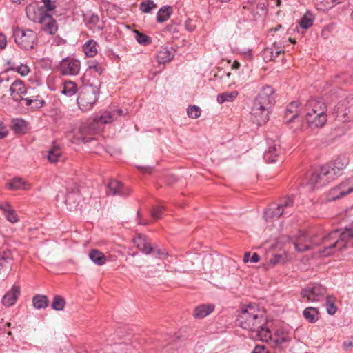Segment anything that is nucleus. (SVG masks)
Here are the masks:
<instances>
[{"mask_svg":"<svg viewBox=\"0 0 353 353\" xmlns=\"http://www.w3.org/2000/svg\"><path fill=\"white\" fill-rule=\"evenodd\" d=\"M47 157L48 161L52 163L59 161L63 162L66 159L59 147H53L52 149L49 150Z\"/></svg>","mask_w":353,"mask_h":353,"instance_id":"obj_23","label":"nucleus"},{"mask_svg":"<svg viewBox=\"0 0 353 353\" xmlns=\"http://www.w3.org/2000/svg\"><path fill=\"white\" fill-rule=\"evenodd\" d=\"M337 117L344 121H353V97L340 101L336 109Z\"/></svg>","mask_w":353,"mask_h":353,"instance_id":"obj_11","label":"nucleus"},{"mask_svg":"<svg viewBox=\"0 0 353 353\" xmlns=\"http://www.w3.org/2000/svg\"><path fill=\"white\" fill-rule=\"evenodd\" d=\"M326 310L330 315H334L337 310V307L334 302V299L331 296L326 298Z\"/></svg>","mask_w":353,"mask_h":353,"instance_id":"obj_46","label":"nucleus"},{"mask_svg":"<svg viewBox=\"0 0 353 353\" xmlns=\"http://www.w3.org/2000/svg\"><path fill=\"white\" fill-rule=\"evenodd\" d=\"M266 148L264 150L263 159L266 163L276 162L282 153L280 140L277 137L266 138Z\"/></svg>","mask_w":353,"mask_h":353,"instance_id":"obj_8","label":"nucleus"},{"mask_svg":"<svg viewBox=\"0 0 353 353\" xmlns=\"http://www.w3.org/2000/svg\"><path fill=\"white\" fill-rule=\"evenodd\" d=\"M77 88L75 83L71 81H65L61 92L67 97H72L77 93Z\"/></svg>","mask_w":353,"mask_h":353,"instance_id":"obj_35","label":"nucleus"},{"mask_svg":"<svg viewBox=\"0 0 353 353\" xmlns=\"http://www.w3.org/2000/svg\"><path fill=\"white\" fill-rule=\"evenodd\" d=\"M348 164V159L345 157H339L334 161L323 166V171L328 175L330 181L342 174L343 169Z\"/></svg>","mask_w":353,"mask_h":353,"instance_id":"obj_9","label":"nucleus"},{"mask_svg":"<svg viewBox=\"0 0 353 353\" xmlns=\"http://www.w3.org/2000/svg\"><path fill=\"white\" fill-rule=\"evenodd\" d=\"M40 23L44 25V31L50 34H54L57 31L58 27L55 19L47 13L40 17Z\"/></svg>","mask_w":353,"mask_h":353,"instance_id":"obj_20","label":"nucleus"},{"mask_svg":"<svg viewBox=\"0 0 353 353\" xmlns=\"http://www.w3.org/2000/svg\"><path fill=\"white\" fill-rule=\"evenodd\" d=\"M99 88L92 85H84L81 88L77 103L79 108L83 112L90 110L98 99Z\"/></svg>","mask_w":353,"mask_h":353,"instance_id":"obj_4","label":"nucleus"},{"mask_svg":"<svg viewBox=\"0 0 353 353\" xmlns=\"http://www.w3.org/2000/svg\"><path fill=\"white\" fill-rule=\"evenodd\" d=\"M314 16L312 13L310 11L306 12V13L301 17L299 25L303 29H308L312 27L314 23Z\"/></svg>","mask_w":353,"mask_h":353,"instance_id":"obj_38","label":"nucleus"},{"mask_svg":"<svg viewBox=\"0 0 353 353\" xmlns=\"http://www.w3.org/2000/svg\"><path fill=\"white\" fill-rule=\"evenodd\" d=\"M319 109H321L323 112H326L327 106L325 103L321 99H312L307 101L305 107V113L315 114L316 112L319 113Z\"/></svg>","mask_w":353,"mask_h":353,"instance_id":"obj_18","label":"nucleus"},{"mask_svg":"<svg viewBox=\"0 0 353 353\" xmlns=\"http://www.w3.org/2000/svg\"><path fill=\"white\" fill-rule=\"evenodd\" d=\"M326 288L321 284L307 285L301 292V296L306 298L307 301H317L326 293Z\"/></svg>","mask_w":353,"mask_h":353,"instance_id":"obj_10","label":"nucleus"},{"mask_svg":"<svg viewBox=\"0 0 353 353\" xmlns=\"http://www.w3.org/2000/svg\"><path fill=\"white\" fill-rule=\"evenodd\" d=\"M43 2L44 3V8L48 11L53 10L55 8V6L51 2V0H44Z\"/></svg>","mask_w":353,"mask_h":353,"instance_id":"obj_57","label":"nucleus"},{"mask_svg":"<svg viewBox=\"0 0 353 353\" xmlns=\"http://www.w3.org/2000/svg\"><path fill=\"white\" fill-rule=\"evenodd\" d=\"M152 252L154 253L156 257L161 259H164L168 256V253L161 249L156 250L154 248V250L152 251Z\"/></svg>","mask_w":353,"mask_h":353,"instance_id":"obj_55","label":"nucleus"},{"mask_svg":"<svg viewBox=\"0 0 353 353\" xmlns=\"http://www.w3.org/2000/svg\"><path fill=\"white\" fill-rule=\"evenodd\" d=\"M299 105L298 101H292L287 106L284 114L285 123H290L296 121L301 122Z\"/></svg>","mask_w":353,"mask_h":353,"instance_id":"obj_16","label":"nucleus"},{"mask_svg":"<svg viewBox=\"0 0 353 353\" xmlns=\"http://www.w3.org/2000/svg\"><path fill=\"white\" fill-rule=\"evenodd\" d=\"M187 113L190 117L196 119L200 117L201 109L198 106L194 105L188 109Z\"/></svg>","mask_w":353,"mask_h":353,"instance_id":"obj_50","label":"nucleus"},{"mask_svg":"<svg viewBox=\"0 0 353 353\" xmlns=\"http://www.w3.org/2000/svg\"><path fill=\"white\" fill-rule=\"evenodd\" d=\"M10 92L12 98L19 101L23 100L28 106L31 105L34 108H40L43 107L44 101L42 99L23 98V95L26 93V88L24 83L20 79L15 80L10 86Z\"/></svg>","mask_w":353,"mask_h":353,"instance_id":"obj_5","label":"nucleus"},{"mask_svg":"<svg viewBox=\"0 0 353 353\" xmlns=\"http://www.w3.org/2000/svg\"><path fill=\"white\" fill-rule=\"evenodd\" d=\"M265 213L268 216L271 218H279L283 214H290L291 211L285 212L284 209H281L279 205H277L276 208L274 210L270 208Z\"/></svg>","mask_w":353,"mask_h":353,"instance_id":"obj_42","label":"nucleus"},{"mask_svg":"<svg viewBox=\"0 0 353 353\" xmlns=\"http://www.w3.org/2000/svg\"><path fill=\"white\" fill-rule=\"evenodd\" d=\"M327 2H328V6L319 7L318 10H323V11L327 10L332 8V7H334L335 5L339 4V3L338 2V0H325V3H327Z\"/></svg>","mask_w":353,"mask_h":353,"instance_id":"obj_54","label":"nucleus"},{"mask_svg":"<svg viewBox=\"0 0 353 353\" xmlns=\"http://www.w3.org/2000/svg\"><path fill=\"white\" fill-rule=\"evenodd\" d=\"M134 32L136 36V40L139 43L147 46L151 43V39L150 37L145 35V34L141 33L137 30L134 31Z\"/></svg>","mask_w":353,"mask_h":353,"instance_id":"obj_47","label":"nucleus"},{"mask_svg":"<svg viewBox=\"0 0 353 353\" xmlns=\"http://www.w3.org/2000/svg\"><path fill=\"white\" fill-rule=\"evenodd\" d=\"M303 314L304 318L307 319L310 323H314L318 319V312L315 308L312 307L305 308L303 312Z\"/></svg>","mask_w":353,"mask_h":353,"instance_id":"obj_39","label":"nucleus"},{"mask_svg":"<svg viewBox=\"0 0 353 353\" xmlns=\"http://www.w3.org/2000/svg\"><path fill=\"white\" fill-rule=\"evenodd\" d=\"M238 95L237 91L225 92L217 95L216 101L219 103L222 104L226 101H232Z\"/></svg>","mask_w":353,"mask_h":353,"instance_id":"obj_36","label":"nucleus"},{"mask_svg":"<svg viewBox=\"0 0 353 353\" xmlns=\"http://www.w3.org/2000/svg\"><path fill=\"white\" fill-rule=\"evenodd\" d=\"M323 171V166L318 170H314L310 175L308 180V185L311 189L319 188L328 183L330 179L328 175Z\"/></svg>","mask_w":353,"mask_h":353,"instance_id":"obj_13","label":"nucleus"},{"mask_svg":"<svg viewBox=\"0 0 353 353\" xmlns=\"http://www.w3.org/2000/svg\"><path fill=\"white\" fill-rule=\"evenodd\" d=\"M251 353H269V350L264 345H256Z\"/></svg>","mask_w":353,"mask_h":353,"instance_id":"obj_53","label":"nucleus"},{"mask_svg":"<svg viewBox=\"0 0 353 353\" xmlns=\"http://www.w3.org/2000/svg\"><path fill=\"white\" fill-rule=\"evenodd\" d=\"M163 210V206L157 205L154 206L151 212V216L155 219L161 218V215Z\"/></svg>","mask_w":353,"mask_h":353,"instance_id":"obj_51","label":"nucleus"},{"mask_svg":"<svg viewBox=\"0 0 353 353\" xmlns=\"http://www.w3.org/2000/svg\"><path fill=\"white\" fill-rule=\"evenodd\" d=\"M65 305V299L59 295H57L54 297L51 307L53 310L57 311H62Z\"/></svg>","mask_w":353,"mask_h":353,"instance_id":"obj_40","label":"nucleus"},{"mask_svg":"<svg viewBox=\"0 0 353 353\" xmlns=\"http://www.w3.org/2000/svg\"><path fill=\"white\" fill-rule=\"evenodd\" d=\"M80 67L79 61L70 57L63 59L59 64L61 73L63 75H77Z\"/></svg>","mask_w":353,"mask_h":353,"instance_id":"obj_12","label":"nucleus"},{"mask_svg":"<svg viewBox=\"0 0 353 353\" xmlns=\"http://www.w3.org/2000/svg\"><path fill=\"white\" fill-rule=\"evenodd\" d=\"M252 59V54L249 50L248 52H244V59L251 60Z\"/></svg>","mask_w":353,"mask_h":353,"instance_id":"obj_63","label":"nucleus"},{"mask_svg":"<svg viewBox=\"0 0 353 353\" xmlns=\"http://www.w3.org/2000/svg\"><path fill=\"white\" fill-rule=\"evenodd\" d=\"M174 57V52L167 48L159 50L157 54V59L159 63H165L170 61Z\"/></svg>","mask_w":353,"mask_h":353,"instance_id":"obj_25","label":"nucleus"},{"mask_svg":"<svg viewBox=\"0 0 353 353\" xmlns=\"http://www.w3.org/2000/svg\"><path fill=\"white\" fill-rule=\"evenodd\" d=\"M265 0H248V9L252 12L258 14L260 10L264 11L265 10Z\"/></svg>","mask_w":353,"mask_h":353,"instance_id":"obj_31","label":"nucleus"},{"mask_svg":"<svg viewBox=\"0 0 353 353\" xmlns=\"http://www.w3.org/2000/svg\"><path fill=\"white\" fill-rule=\"evenodd\" d=\"M89 258L94 264L99 266L104 265L107 261L105 254L97 249H92L90 251Z\"/></svg>","mask_w":353,"mask_h":353,"instance_id":"obj_24","label":"nucleus"},{"mask_svg":"<svg viewBox=\"0 0 353 353\" xmlns=\"http://www.w3.org/2000/svg\"><path fill=\"white\" fill-rule=\"evenodd\" d=\"M214 307L212 305H201L196 307L194 310V316L196 318L202 319L210 314L213 310Z\"/></svg>","mask_w":353,"mask_h":353,"instance_id":"obj_29","label":"nucleus"},{"mask_svg":"<svg viewBox=\"0 0 353 353\" xmlns=\"http://www.w3.org/2000/svg\"><path fill=\"white\" fill-rule=\"evenodd\" d=\"M294 205V197L292 196H286L283 198L280 203L278 205L281 209H284L285 212L291 211L292 212V208Z\"/></svg>","mask_w":353,"mask_h":353,"instance_id":"obj_41","label":"nucleus"},{"mask_svg":"<svg viewBox=\"0 0 353 353\" xmlns=\"http://www.w3.org/2000/svg\"><path fill=\"white\" fill-rule=\"evenodd\" d=\"M157 5L154 3L152 0H146L145 1H143L140 4V10L143 13H149L150 11L155 8Z\"/></svg>","mask_w":353,"mask_h":353,"instance_id":"obj_45","label":"nucleus"},{"mask_svg":"<svg viewBox=\"0 0 353 353\" xmlns=\"http://www.w3.org/2000/svg\"><path fill=\"white\" fill-rule=\"evenodd\" d=\"M297 252H303L312 250L321 243L304 231L299 230L296 235L290 238Z\"/></svg>","mask_w":353,"mask_h":353,"instance_id":"obj_7","label":"nucleus"},{"mask_svg":"<svg viewBox=\"0 0 353 353\" xmlns=\"http://www.w3.org/2000/svg\"><path fill=\"white\" fill-rule=\"evenodd\" d=\"M9 258V254L6 252L3 253V255L0 258V266H4L6 263L7 259Z\"/></svg>","mask_w":353,"mask_h":353,"instance_id":"obj_61","label":"nucleus"},{"mask_svg":"<svg viewBox=\"0 0 353 353\" xmlns=\"http://www.w3.org/2000/svg\"><path fill=\"white\" fill-rule=\"evenodd\" d=\"M86 131V126L85 125H82L79 128V132L81 134V136L78 138L79 139H81L82 142L87 143L90 141L92 138V137H87L84 136Z\"/></svg>","mask_w":353,"mask_h":353,"instance_id":"obj_52","label":"nucleus"},{"mask_svg":"<svg viewBox=\"0 0 353 353\" xmlns=\"http://www.w3.org/2000/svg\"><path fill=\"white\" fill-rule=\"evenodd\" d=\"M8 65L10 66L11 70L17 72L21 76H26L30 72V68L26 64L17 65L14 62L9 61Z\"/></svg>","mask_w":353,"mask_h":353,"instance_id":"obj_37","label":"nucleus"},{"mask_svg":"<svg viewBox=\"0 0 353 353\" xmlns=\"http://www.w3.org/2000/svg\"><path fill=\"white\" fill-rule=\"evenodd\" d=\"M108 188L112 195L125 196L129 194V191L124 190L121 183L117 180H111L108 183Z\"/></svg>","mask_w":353,"mask_h":353,"instance_id":"obj_26","label":"nucleus"},{"mask_svg":"<svg viewBox=\"0 0 353 353\" xmlns=\"http://www.w3.org/2000/svg\"><path fill=\"white\" fill-rule=\"evenodd\" d=\"M80 199L81 195L79 192L77 190L68 193L65 202L66 205L70 206V208H72L77 207L79 205Z\"/></svg>","mask_w":353,"mask_h":353,"instance_id":"obj_30","label":"nucleus"},{"mask_svg":"<svg viewBox=\"0 0 353 353\" xmlns=\"http://www.w3.org/2000/svg\"><path fill=\"white\" fill-rule=\"evenodd\" d=\"M7 187L8 189L12 190H28L29 188V186L26 182L20 177L13 178L7 185Z\"/></svg>","mask_w":353,"mask_h":353,"instance_id":"obj_28","label":"nucleus"},{"mask_svg":"<svg viewBox=\"0 0 353 353\" xmlns=\"http://www.w3.org/2000/svg\"><path fill=\"white\" fill-rule=\"evenodd\" d=\"M275 102L274 89L269 85L263 87L256 97L250 111V119L246 124L249 137H253L259 128L269 120V113Z\"/></svg>","mask_w":353,"mask_h":353,"instance_id":"obj_1","label":"nucleus"},{"mask_svg":"<svg viewBox=\"0 0 353 353\" xmlns=\"http://www.w3.org/2000/svg\"><path fill=\"white\" fill-rule=\"evenodd\" d=\"M185 28L189 32H192L195 30V25L193 23L192 20H188L185 24Z\"/></svg>","mask_w":353,"mask_h":353,"instance_id":"obj_56","label":"nucleus"},{"mask_svg":"<svg viewBox=\"0 0 353 353\" xmlns=\"http://www.w3.org/2000/svg\"><path fill=\"white\" fill-rule=\"evenodd\" d=\"M307 123L310 128L323 127L327 122V116L326 112H323L321 109H319V113L316 114L305 113V116Z\"/></svg>","mask_w":353,"mask_h":353,"instance_id":"obj_15","label":"nucleus"},{"mask_svg":"<svg viewBox=\"0 0 353 353\" xmlns=\"http://www.w3.org/2000/svg\"><path fill=\"white\" fill-rule=\"evenodd\" d=\"M20 287L14 285L11 290L8 291L2 299V303L6 307L13 305L20 295Z\"/></svg>","mask_w":353,"mask_h":353,"instance_id":"obj_19","label":"nucleus"},{"mask_svg":"<svg viewBox=\"0 0 353 353\" xmlns=\"http://www.w3.org/2000/svg\"><path fill=\"white\" fill-rule=\"evenodd\" d=\"M97 43L94 40H89L83 46L85 54L90 57H94L97 54Z\"/></svg>","mask_w":353,"mask_h":353,"instance_id":"obj_34","label":"nucleus"},{"mask_svg":"<svg viewBox=\"0 0 353 353\" xmlns=\"http://www.w3.org/2000/svg\"><path fill=\"white\" fill-rule=\"evenodd\" d=\"M353 192V188L349 179L341 182L339 185L330 191V199L336 200Z\"/></svg>","mask_w":353,"mask_h":353,"instance_id":"obj_14","label":"nucleus"},{"mask_svg":"<svg viewBox=\"0 0 353 353\" xmlns=\"http://www.w3.org/2000/svg\"><path fill=\"white\" fill-rule=\"evenodd\" d=\"M48 299L45 295L37 294L32 298V303L37 309H44L48 306Z\"/></svg>","mask_w":353,"mask_h":353,"instance_id":"obj_33","label":"nucleus"},{"mask_svg":"<svg viewBox=\"0 0 353 353\" xmlns=\"http://www.w3.org/2000/svg\"><path fill=\"white\" fill-rule=\"evenodd\" d=\"M259 261V256L257 253L254 252L250 258L249 261L252 263H256Z\"/></svg>","mask_w":353,"mask_h":353,"instance_id":"obj_62","label":"nucleus"},{"mask_svg":"<svg viewBox=\"0 0 353 353\" xmlns=\"http://www.w3.org/2000/svg\"><path fill=\"white\" fill-rule=\"evenodd\" d=\"M250 258V253L249 252H246L244 253V263H247L249 261Z\"/></svg>","mask_w":353,"mask_h":353,"instance_id":"obj_64","label":"nucleus"},{"mask_svg":"<svg viewBox=\"0 0 353 353\" xmlns=\"http://www.w3.org/2000/svg\"><path fill=\"white\" fill-rule=\"evenodd\" d=\"M6 38L3 34H0V50L3 49L6 46Z\"/></svg>","mask_w":353,"mask_h":353,"instance_id":"obj_60","label":"nucleus"},{"mask_svg":"<svg viewBox=\"0 0 353 353\" xmlns=\"http://www.w3.org/2000/svg\"><path fill=\"white\" fill-rule=\"evenodd\" d=\"M244 329L255 333L259 340L267 341L270 338V331L265 326L262 311L256 303L244 305Z\"/></svg>","mask_w":353,"mask_h":353,"instance_id":"obj_2","label":"nucleus"},{"mask_svg":"<svg viewBox=\"0 0 353 353\" xmlns=\"http://www.w3.org/2000/svg\"><path fill=\"white\" fill-rule=\"evenodd\" d=\"M133 241L136 247L144 254H150L152 253L154 248L152 246L151 243L147 241L145 236L139 234L133 239Z\"/></svg>","mask_w":353,"mask_h":353,"instance_id":"obj_21","label":"nucleus"},{"mask_svg":"<svg viewBox=\"0 0 353 353\" xmlns=\"http://www.w3.org/2000/svg\"><path fill=\"white\" fill-rule=\"evenodd\" d=\"M353 347V341H344L343 343V348L345 351H348L351 350Z\"/></svg>","mask_w":353,"mask_h":353,"instance_id":"obj_58","label":"nucleus"},{"mask_svg":"<svg viewBox=\"0 0 353 353\" xmlns=\"http://www.w3.org/2000/svg\"><path fill=\"white\" fill-rule=\"evenodd\" d=\"M8 134V130L6 129L3 123L0 121V139L5 137Z\"/></svg>","mask_w":353,"mask_h":353,"instance_id":"obj_59","label":"nucleus"},{"mask_svg":"<svg viewBox=\"0 0 353 353\" xmlns=\"http://www.w3.org/2000/svg\"><path fill=\"white\" fill-rule=\"evenodd\" d=\"M12 128L16 132H22L26 128V123L25 121L20 119H15L12 120Z\"/></svg>","mask_w":353,"mask_h":353,"instance_id":"obj_44","label":"nucleus"},{"mask_svg":"<svg viewBox=\"0 0 353 353\" xmlns=\"http://www.w3.org/2000/svg\"><path fill=\"white\" fill-rule=\"evenodd\" d=\"M99 21L98 16L95 14H91L86 17V23L90 29H94Z\"/></svg>","mask_w":353,"mask_h":353,"instance_id":"obj_49","label":"nucleus"},{"mask_svg":"<svg viewBox=\"0 0 353 353\" xmlns=\"http://www.w3.org/2000/svg\"><path fill=\"white\" fill-rule=\"evenodd\" d=\"M13 37L16 43L25 50H32L37 39L36 32L30 29L16 28L13 31Z\"/></svg>","mask_w":353,"mask_h":353,"instance_id":"obj_6","label":"nucleus"},{"mask_svg":"<svg viewBox=\"0 0 353 353\" xmlns=\"http://www.w3.org/2000/svg\"><path fill=\"white\" fill-rule=\"evenodd\" d=\"M352 240H353V227L346 228L341 233L338 230H334L322 239L324 249L320 251V253L324 256H330L336 250H342L347 247Z\"/></svg>","mask_w":353,"mask_h":353,"instance_id":"obj_3","label":"nucleus"},{"mask_svg":"<svg viewBox=\"0 0 353 353\" xmlns=\"http://www.w3.org/2000/svg\"><path fill=\"white\" fill-rule=\"evenodd\" d=\"M126 113V112H124L121 109L109 110L105 111L99 117L96 119V121L101 123H110L118 119V118L125 115Z\"/></svg>","mask_w":353,"mask_h":353,"instance_id":"obj_17","label":"nucleus"},{"mask_svg":"<svg viewBox=\"0 0 353 353\" xmlns=\"http://www.w3.org/2000/svg\"><path fill=\"white\" fill-rule=\"evenodd\" d=\"M284 51L280 50L279 47L275 45L272 48H267L264 50L263 56L264 60L266 61L274 60L280 54L283 53Z\"/></svg>","mask_w":353,"mask_h":353,"instance_id":"obj_27","label":"nucleus"},{"mask_svg":"<svg viewBox=\"0 0 353 353\" xmlns=\"http://www.w3.org/2000/svg\"><path fill=\"white\" fill-rule=\"evenodd\" d=\"M88 69L91 72H95L98 74H101L103 72L101 65L96 61L89 62Z\"/></svg>","mask_w":353,"mask_h":353,"instance_id":"obj_48","label":"nucleus"},{"mask_svg":"<svg viewBox=\"0 0 353 353\" xmlns=\"http://www.w3.org/2000/svg\"><path fill=\"white\" fill-rule=\"evenodd\" d=\"M0 209L3 211L7 220L12 223L19 221L18 216L14 210L8 203L0 204Z\"/></svg>","mask_w":353,"mask_h":353,"instance_id":"obj_22","label":"nucleus"},{"mask_svg":"<svg viewBox=\"0 0 353 353\" xmlns=\"http://www.w3.org/2000/svg\"><path fill=\"white\" fill-rule=\"evenodd\" d=\"M114 350L117 353H133L132 346L127 343L116 344Z\"/></svg>","mask_w":353,"mask_h":353,"instance_id":"obj_43","label":"nucleus"},{"mask_svg":"<svg viewBox=\"0 0 353 353\" xmlns=\"http://www.w3.org/2000/svg\"><path fill=\"white\" fill-rule=\"evenodd\" d=\"M172 14V8L170 6H165L161 7L157 12V21L159 23H163L166 21Z\"/></svg>","mask_w":353,"mask_h":353,"instance_id":"obj_32","label":"nucleus"}]
</instances>
